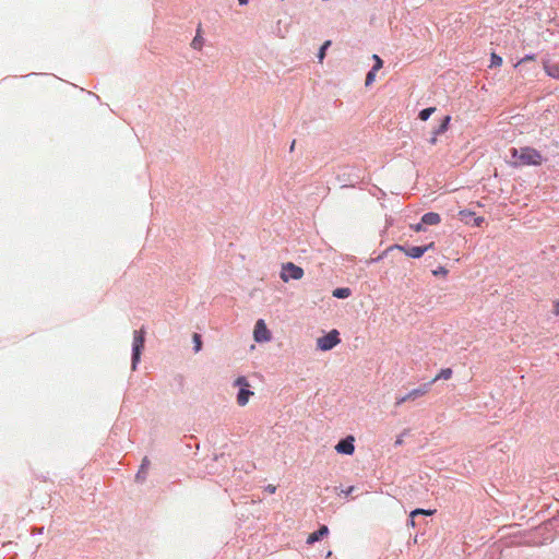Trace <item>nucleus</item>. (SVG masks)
I'll return each instance as SVG.
<instances>
[{
    "instance_id": "nucleus-1",
    "label": "nucleus",
    "mask_w": 559,
    "mask_h": 559,
    "mask_svg": "<svg viewBox=\"0 0 559 559\" xmlns=\"http://www.w3.org/2000/svg\"><path fill=\"white\" fill-rule=\"evenodd\" d=\"M145 331L134 330L132 349H131V369L135 370L141 361V356L144 350Z\"/></svg>"
},
{
    "instance_id": "nucleus-2",
    "label": "nucleus",
    "mask_w": 559,
    "mask_h": 559,
    "mask_svg": "<svg viewBox=\"0 0 559 559\" xmlns=\"http://www.w3.org/2000/svg\"><path fill=\"white\" fill-rule=\"evenodd\" d=\"M233 385L238 389L236 394V401L239 406H246L250 400V397L254 394L251 390V385L247 377L238 376Z\"/></svg>"
},
{
    "instance_id": "nucleus-3",
    "label": "nucleus",
    "mask_w": 559,
    "mask_h": 559,
    "mask_svg": "<svg viewBox=\"0 0 559 559\" xmlns=\"http://www.w3.org/2000/svg\"><path fill=\"white\" fill-rule=\"evenodd\" d=\"M342 342L338 330L332 329L329 332H324L317 338V349L320 352L332 350Z\"/></svg>"
},
{
    "instance_id": "nucleus-4",
    "label": "nucleus",
    "mask_w": 559,
    "mask_h": 559,
    "mask_svg": "<svg viewBox=\"0 0 559 559\" xmlns=\"http://www.w3.org/2000/svg\"><path fill=\"white\" fill-rule=\"evenodd\" d=\"M304 274L305 271L301 266L294 262H285L282 264L280 277L284 283H288L290 281H298L302 278Z\"/></svg>"
},
{
    "instance_id": "nucleus-5",
    "label": "nucleus",
    "mask_w": 559,
    "mask_h": 559,
    "mask_svg": "<svg viewBox=\"0 0 559 559\" xmlns=\"http://www.w3.org/2000/svg\"><path fill=\"white\" fill-rule=\"evenodd\" d=\"M273 335L263 319H258L253 326V340L258 344H264L272 340Z\"/></svg>"
},
{
    "instance_id": "nucleus-6",
    "label": "nucleus",
    "mask_w": 559,
    "mask_h": 559,
    "mask_svg": "<svg viewBox=\"0 0 559 559\" xmlns=\"http://www.w3.org/2000/svg\"><path fill=\"white\" fill-rule=\"evenodd\" d=\"M459 219L462 223L473 227H481V225L486 223V219L483 215L476 214V212L471 209L461 210L459 212Z\"/></svg>"
},
{
    "instance_id": "nucleus-7",
    "label": "nucleus",
    "mask_w": 559,
    "mask_h": 559,
    "mask_svg": "<svg viewBox=\"0 0 559 559\" xmlns=\"http://www.w3.org/2000/svg\"><path fill=\"white\" fill-rule=\"evenodd\" d=\"M334 449L338 454L353 455L355 452V437L353 435H346L337 441Z\"/></svg>"
},
{
    "instance_id": "nucleus-8",
    "label": "nucleus",
    "mask_w": 559,
    "mask_h": 559,
    "mask_svg": "<svg viewBox=\"0 0 559 559\" xmlns=\"http://www.w3.org/2000/svg\"><path fill=\"white\" fill-rule=\"evenodd\" d=\"M519 160L523 165H539L542 155L532 147H523L521 148Z\"/></svg>"
},
{
    "instance_id": "nucleus-9",
    "label": "nucleus",
    "mask_w": 559,
    "mask_h": 559,
    "mask_svg": "<svg viewBox=\"0 0 559 559\" xmlns=\"http://www.w3.org/2000/svg\"><path fill=\"white\" fill-rule=\"evenodd\" d=\"M330 534V530L328 525L321 524L319 527L310 533L306 539L307 545H313L318 542H321L323 538H325Z\"/></svg>"
},
{
    "instance_id": "nucleus-10",
    "label": "nucleus",
    "mask_w": 559,
    "mask_h": 559,
    "mask_svg": "<svg viewBox=\"0 0 559 559\" xmlns=\"http://www.w3.org/2000/svg\"><path fill=\"white\" fill-rule=\"evenodd\" d=\"M346 170L347 168L337 175V180L342 188H353L359 182V176L353 175Z\"/></svg>"
},
{
    "instance_id": "nucleus-11",
    "label": "nucleus",
    "mask_w": 559,
    "mask_h": 559,
    "mask_svg": "<svg viewBox=\"0 0 559 559\" xmlns=\"http://www.w3.org/2000/svg\"><path fill=\"white\" fill-rule=\"evenodd\" d=\"M150 465H151V461L148 460L147 456H144L142 459L139 469L135 474V478H134L135 483L142 484L145 481Z\"/></svg>"
},
{
    "instance_id": "nucleus-12",
    "label": "nucleus",
    "mask_w": 559,
    "mask_h": 559,
    "mask_svg": "<svg viewBox=\"0 0 559 559\" xmlns=\"http://www.w3.org/2000/svg\"><path fill=\"white\" fill-rule=\"evenodd\" d=\"M451 119L452 118H451L450 115L443 116L440 119L438 126L433 128L432 134L435 136H440V135L444 134L449 130V128H450Z\"/></svg>"
},
{
    "instance_id": "nucleus-13",
    "label": "nucleus",
    "mask_w": 559,
    "mask_h": 559,
    "mask_svg": "<svg viewBox=\"0 0 559 559\" xmlns=\"http://www.w3.org/2000/svg\"><path fill=\"white\" fill-rule=\"evenodd\" d=\"M421 224H425L426 227L428 226H436L441 223V216L437 212H427L421 215L420 217Z\"/></svg>"
},
{
    "instance_id": "nucleus-14",
    "label": "nucleus",
    "mask_w": 559,
    "mask_h": 559,
    "mask_svg": "<svg viewBox=\"0 0 559 559\" xmlns=\"http://www.w3.org/2000/svg\"><path fill=\"white\" fill-rule=\"evenodd\" d=\"M404 254L411 259H420L424 257V248L421 246L408 245L406 250H404Z\"/></svg>"
},
{
    "instance_id": "nucleus-15",
    "label": "nucleus",
    "mask_w": 559,
    "mask_h": 559,
    "mask_svg": "<svg viewBox=\"0 0 559 559\" xmlns=\"http://www.w3.org/2000/svg\"><path fill=\"white\" fill-rule=\"evenodd\" d=\"M543 68L548 76L559 80V63H551L549 61H544Z\"/></svg>"
},
{
    "instance_id": "nucleus-16",
    "label": "nucleus",
    "mask_w": 559,
    "mask_h": 559,
    "mask_svg": "<svg viewBox=\"0 0 559 559\" xmlns=\"http://www.w3.org/2000/svg\"><path fill=\"white\" fill-rule=\"evenodd\" d=\"M353 294L352 289L346 286H340L332 290V296L336 299H346Z\"/></svg>"
},
{
    "instance_id": "nucleus-17",
    "label": "nucleus",
    "mask_w": 559,
    "mask_h": 559,
    "mask_svg": "<svg viewBox=\"0 0 559 559\" xmlns=\"http://www.w3.org/2000/svg\"><path fill=\"white\" fill-rule=\"evenodd\" d=\"M453 376V370L450 367L441 368L437 374L431 379V382H437L439 380H449Z\"/></svg>"
},
{
    "instance_id": "nucleus-18",
    "label": "nucleus",
    "mask_w": 559,
    "mask_h": 559,
    "mask_svg": "<svg viewBox=\"0 0 559 559\" xmlns=\"http://www.w3.org/2000/svg\"><path fill=\"white\" fill-rule=\"evenodd\" d=\"M331 46H332L331 39H326L321 44V46L319 47L318 52H317V58H318L319 62H322L325 59L326 52Z\"/></svg>"
},
{
    "instance_id": "nucleus-19",
    "label": "nucleus",
    "mask_w": 559,
    "mask_h": 559,
    "mask_svg": "<svg viewBox=\"0 0 559 559\" xmlns=\"http://www.w3.org/2000/svg\"><path fill=\"white\" fill-rule=\"evenodd\" d=\"M355 489H356V486H354V485H350L346 488H342L341 486L334 487L335 492L338 496L346 498V499L352 496V493L355 491Z\"/></svg>"
},
{
    "instance_id": "nucleus-20",
    "label": "nucleus",
    "mask_w": 559,
    "mask_h": 559,
    "mask_svg": "<svg viewBox=\"0 0 559 559\" xmlns=\"http://www.w3.org/2000/svg\"><path fill=\"white\" fill-rule=\"evenodd\" d=\"M435 111H436V107H433V106L426 107V108L419 110L418 119L421 121H427L432 116V114Z\"/></svg>"
},
{
    "instance_id": "nucleus-21",
    "label": "nucleus",
    "mask_w": 559,
    "mask_h": 559,
    "mask_svg": "<svg viewBox=\"0 0 559 559\" xmlns=\"http://www.w3.org/2000/svg\"><path fill=\"white\" fill-rule=\"evenodd\" d=\"M192 343H193V352L194 353H199L202 350V347H203V341H202V336L201 334L199 333H193L192 334Z\"/></svg>"
},
{
    "instance_id": "nucleus-22",
    "label": "nucleus",
    "mask_w": 559,
    "mask_h": 559,
    "mask_svg": "<svg viewBox=\"0 0 559 559\" xmlns=\"http://www.w3.org/2000/svg\"><path fill=\"white\" fill-rule=\"evenodd\" d=\"M546 528L548 531H554L555 534H559V515L554 516L546 522Z\"/></svg>"
},
{
    "instance_id": "nucleus-23",
    "label": "nucleus",
    "mask_w": 559,
    "mask_h": 559,
    "mask_svg": "<svg viewBox=\"0 0 559 559\" xmlns=\"http://www.w3.org/2000/svg\"><path fill=\"white\" fill-rule=\"evenodd\" d=\"M204 44V38L201 35V28H198L197 35L191 41V46L193 49H200Z\"/></svg>"
},
{
    "instance_id": "nucleus-24",
    "label": "nucleus",
    "mask_w": 559,
    "mask_h": 559,
    "mask_svg": "<svg viewBox=\"0 0 559 559\" xmlns=\"http://www.w3.org/2000/svg\"><path fill=\"white\" fill-rule=\"evenodd\" d=\"M371 59H372V61H373V64H372V67H371V69H372L373 71L378 72L380 69H382V68H383L384 61L382 60V58H381L379 55L373 53V55L371 56Z\"/></svg>"
},
{
    "instance_id": "nucleus-25",
    "label": "nucleus",
    "mask_w": 559,
    "mask_h": 559,
    "mask_svg": "<svg viewBox=\"0 0 559 559\" xmlns=\"http://www.w3.org/2000/svg\"><path fill=\"white\" fill-rule=\"evenodd\" d=\"M411 512H412L413 516H417V515L430 516L436 512V510L416 508V509L412 510Z\"/></svg>"
},
{
    "instance_id": "nucleus-26",
    "label": "nucleus",
    "mask_w": 559,
    "mask_h": 559,
    "mask_svg": "<svg viewBox=\"0 0 559 559\" xmlns=\"http://www.w3.org/2000/svg\"><path fill=\"white\" fill-rule=\"evenodd\" d=\"M376 76H377V72L373 71L372 69H370L367 74H366V79H365V86L366 87H369L371 86L374 81H376Z\"/></svg>"
},
{
    "instance_id": "nucleus-27",
    "label": "nucleus",
    "mask_w": 559,
    "mask_h": 559,
    "mask_svg": "<svg viewBox=\"0 0 559 559\" xmlns=\"http://www.w3.org/2000/svg\"><path fill=\"white\" fill-rule=\"evenodd\" d=\"M449 270L444 265H439L432 270V275L436 277L448 275Z\"/></svg>"
},
{
    "instance_id": "nucleus-28",
    "label": "nucleus",
    "mask_w": 559,
    "mask_h": 559,
    "mask_svg": "<svg viewBox=\"0 0 559 559\" xmlns=\"http://www.w3.org/2000/svg\"><path fill=\"white\" fill-rule=\"evenodd\" d=\"M409 227L415 233H421V231H426L427 230V227L425 226V224H421V219H419L418 223L411 224Z\"/></svg>"
},
{
    "instance_id": "nucleus-29",
    "label": "nucleus",
    "mask_w": 559,
    "mask_h": 559,
    "mask_svg": "<svg viewBox=\"0 0 559 559\" xmlns=\"http://www.w3.org/2000/svg\"><path fill=\"white\" fill-rule=\"evenodd\" d=\"M502 64V57L499 55L491 52V68H497Z\"/></svg>"
},
{
    "instance_id": "nucleus-30",
    "label": "nucleus",
    "mask_w": 559,
    "mask_h": 559,
    "mask_svg": "<svg viewBox=\"0 0 559 559\" xmlns=\"http://www.w3.org/2000/svg\"><path fill=\"white\" fill-rule=\"evenodd\" d=\"M408 243H393L391 246L388 247L389 251H394V250H397V251H401L404 253V250H406Z\"/></svg>"
},
{
    "instance_id": "nucleus-31",
    "label": "nucleus",
    "mask_w": 559,
    "mask_h": 559,
    "mask_svg": "<svg viewBox=\"0 0 559 559\" xmlns=\"http://www.w3.org/2000/svg\"><path fill=\"white\" fill-rule=\"evenodd\" d=\"M433 383H435V382H431V380H430V381H428V382H426V383L420 384V385L417 388V389L420 391L421 396H423V395H425L426 393H428V392L430 391V388H431V385H432Z\"/></svg>"
},
{
    "instance_id": "nucleus-32",
    "label": "nucleus",
    "mask_w": 559,
    "mask_h": 559,
    "mask_svg": "<svg viewBox=\"0 0 559 559\" xmlns=\"http://www.w3.org/2000/svg\"><path fill=\"white\" fill-rule=\"evenodd\" d=\"M389 249L386 248L384 251H382L378 257L370 259L369 263H379L381 262L388 254Z\"/></svg>"
},
{
    "instance_id": "nucleus-33",
    "label": "nucleus",
    "mask_w": 559,
    "mask_h": 559,
    "mask_svg": "<svg viewBox=\"0 0 559 559\" xmlns=\"http://www.w3.org/2000/svg\"><path fill=\"white\" fill-rule=\"evenodd\" d=\"M420 396H421L420 391L417 388L411 390L407 393V397H409L411 401H415V400H417Z\"/></svg>"
},
{
    "instance_id": "nucleus-34",
    "label": "nucleus",
    "mask_w": 559,
    "mask_h": 559,
    "mask_svg": "<svg viewBox=\"0 0 559 559\" xmlns=\"http://www.w3.org/2000/svg\"><path fill=\"white\" fill-rule=\"evenodd\" d=\"M535 59V55L534 53H528V55H525L520 61L519 63H524L526 61H530V60H534Z\"/></svg>"
},
{
    "instance_id": "nucleus-35",
    "label": "nucleus",
    "mask_w": 559,
    "mask_h": 559,
    "mask_svg": "<svg viewBox=\"0 0 559 559\" xmlns=\"http://www.w3.org/2000/svg\"><path fill=\"white\" fill-rule=\"evenodd\" d=\"M406 401H411L409 397H407V393L403 396L396 397V405H401L405 403Z\"/></svg>"
},
{
    "instance_id": "nucleus-36",
    "label": "nucleus",
    "mask_w": 559,
    "mask_h": 559,
    "mask_svg": "<svg viewBox=\"0 0 559 559\" xmlns=\"http://www.w3.org/2000/svg\"><path fill=\"white\" fill-rule=\"evenodd\" d=\"M415 518H416V516H413V515H412V512H411V513H409V515H408V519H407V525H408V526H412V527H415V526H416Z\"/></svg>"
},
{
    "instance_id": "nucleus-37",
    "label": "nucleus",
    "mask_w": 559,
    "mask_h": 559,
    "mask_svg": "<svg viewBox=\"0 0 559 559\" xmlns=\"http://www.w3.org/2000/svg\"><path fill=\"white\" fill-rule=\"evenodd\" d=\"M421 248H424V254L435 248V242L431 241L429 243L423 245Z\"/></svg>"
},
{
    "instance_id": "nucleus-38",
    "label": "nucleus",
    "mask_w": 559,
    "mask_h": 559,
    "mask_svg": "<svg viewBox=\"0 0 559 559\" xmlns=\"http://www.w3.org/2000/svg\"><path fill=\"white\" fill-rule=\"evenodd\" d=\"M265 491L269 492V493H274L276 491V486L272 485V484H269L266 487H265Z\"/></svg>"
},
{
    "instance_id": "nucleus-39",
    "label": "nucleus",
    "mask_w": 559,
    "mask_h": 559,
    "mask_svg": "<svg viewBox=\"0 0 559 559\" xmlns=\"http://www.w3.org/2000/svg\"><path fill=\"white\" fill-rule=\"evenodd\" d=\"M428 142L431 144V145H436L437 142H438V136H435L432 133H431V138L428 140Z\"/></svg>"
},
{
    "instance_id": "nucleus-40",
    "label": "nucleus",
    "mask_w": 559,
    "mask_h": 559,
    "mask_svg": "<svg viewBox=\"0 0 559 559\" xmlns=\"http://www.w3.org/2000/svg\"><path fill=\"white\" fill-rule=\"evenodd\" d=\"M552 312L554 314L559 316V300L555 302Z\"/></svg>"
},
{
    "instance_id": "nucleus-41",
    "label": "nucleus",
    "mask_w": 559,
    "mask_h": 559,
    "mask_svg": "<svg viewBox=\"0 0 559 559\" xmlns=\"http://www.w3.org/2000/svg\"><path fill=\"white\" fill-rule=\"evenodd\" d=\"M403 443V435L399 436L394 442L395 445H401Z\"/></svg>"
},
{
    "instance_id": "nucleus-42",
    "label": "nucleus",
    "mask_w": 559,
    "mask_h": 559,
    "mask_svg": "<svg viewBox=\"0 0 559 559\" xmlns=\"http://www.w3.org/2000/svg\"><path fill=\"white\" fill-rule=\"evenodd\" d=\"M238 3L240 7L247 5L249 3V0H238Z\"/></svg>"
},
{
    "instance_id": "nucleus-43",
    "label": "nucleus",
    "mask_w": 559,
    "mask_h": 559,
    "mask_svg": "<svg viewBox=\"0 0 559 559\" xmlns=\"http://www.w3.org/2000/svg\"><path fill=\"white\" fill-rule=\"evenodd\" d=\"M296 140H293L289 146V152H293L295 150Z\"/></svg>"
},
{
    "instance_id": "nucleus-44",
    "label": "nucleus",
    "mask_w": 559,
    "mask_h": 559,
    "mask_svg": "<svg viewBox=\"0 0 559 559\" xmlns=\"http://www.w3.org/2000/svg\"><path fill=\"white\" fill-rule=\"evenodd\" d=\"M331 555H332V551H331V550H329V551L326 552V555H325V558H329Z\"/></svg>"
},
{
    "instance_id": "nucleus-45",
    "label": "nucleus",
    "mask_w": 559,
    "mask_h": 559,
    "mask_svg": "<svg viewBox=\"0 0 559 559\" xmlns=\"http://www.w3.org/2000/svg\"><path fill=\"white\" fill-rule=\"evenodd\" d=\"M31 75H39V73L32 72V73L27 74L26 76H31Z\"/></svg>"
},
{
    "instance_id": "nucleus-46",
    "label": "nucleus",
    "mask_w": 559,
    "mask_h": 559,
    "mask_svg": "<svg viewBox=\"0 0 559 559\" xmlns=\"http://www.w3.org/2000/svg\"><path fill=\"white\" fill-rule=\"evenodd\" d=\"M512 152H513V155H514V156H515V155H516V153H518L516 148H512Z\"/></svg>"
},
{
    "instance_id": "nucleus-47",
    "label": "nucleus",
    "mask_w": 559,
    "mask_h": 559,
    "mask_svg": "<svg viewBox=\"0 0 559 559\" xmlns=\"http://www.w3.org/2000/svg\"><path fill=\"white\" fill-rule=\"evenodd\" d=\"M504 528H506V526H503L502 528H499L498 533L502 532Z\"/></svg>"
}]
</instances>
